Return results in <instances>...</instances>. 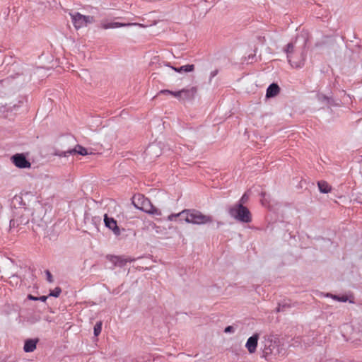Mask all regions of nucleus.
<instances>
[{"label":"nucleus","mask_w":362,"mask_h":362,"mask_svg":"<svg viewBox=\"0 0 362 362\" xmlns=\"http://www.w3.org/2000/svg\"><path fill=\"white\" fill-rule=\"evenodd\" d=\"M180 218V221H184L185 214H183V210L177 214H172L169 215L167 220L169 221H173L176 218Z\"/></svg>","instance_id":"f3484780"},{"label":"nucleus","mask_w":362,"mask_h":362,"mask_svg":"<svg viewBox=\"0 0 362 362\" xmlns=\"http://www.w3.org/2000/svg\"><path fill=\"white\" fill-rule=\"evenodd\" d=\"M71 21L76 29L86 26L93 22V17L84 16L78 12L71 13Z\"/></svg>","instance_id":"39448f33"},{"label":"nucleus","mask_w":362,"mask_h":362,"mask_svg":"<svg viewBox=\"0 0 362 362\" xmlns=\"http://www.w3.org/2000/svg\"><path fill=\"white\" fill-rule=\"evenodd\" d=\"M138 201L139 202V204H140V206H137V207L140 210L153 216L162 215L161 211L158 208L155 207L148 199L142 196L140 198H139Z\"/></svg>","instance_id":"423d86ee"},{"label":"nucleus","mask_w":362,"mask_h":362,"mask_svg":"<svg viewBox=\"0 0 362 362\" xmlns=\"http://www.w3.org/2000/svg\"><path fill=\"white\" fill-rule=\"evenodd\" d=\"M197 92V89L194 87L190 88H184L180 90V100H188L192 99Z\"/></svg>","instance_id":"9d476101"},{"label":"nucleus","mask_w":362,"mask_h":362,"mask_svg":"<svg viewBox=\"0 0 362 362\" xmlns=\"http://www.w3.org/2000/svg\"><path fill=\"white\" fill-rule=\"evenodd\" d=\"M327 296H330L332 297L333 299H335V300H337L339 301H342V302H346L347 298L346 297H341V298H339L337 296H333V295H328L327 294Z\"/></svg>","instance_id":"412c9836"},{"label":"nucleus","mask_w":362,"mask_h":362,"mask_svg":"<svg viewBox=\"0 0 362 362\" xmlns=\"http://www.w3.org/2000/svg\"><path fill=\"white\" fill-rule=\"evenodd\" d=\"M247 199H248L247 195L246 194H244L240 200V203L243 204L244 203H245L247 202Z\"/></svg>","instance_id":"b1692460"},{"label":"nucleus","mask_w":362,"mask_h":362,"mask_svg":"<svg viewBox=\"0 0 362 362\" xmlns=\"http://www.w3.org/2000/svg\"><path fill=\"white\" fill-rule=\"evenodd\" d=\"M156 24V21H152L149 24L146 25L144 23H119V22H107L104 21L102 22L100 24V27L103 29L107 30V29H113V28H117L121 27H130V26H138L139 28H145L148 26H151Z\"/></svg>","instance_id":"7ed1b4c3"},{"label":"nucleus","mask_w":362,"mask_h":362,"mask_svg":"<svg viewBox=\"0 0 362 362\" xmlns=\"http://www.w3.org/2000/svg\"><path fill=\"white\" fill-rule=\"evenodd\" d=\"M101 330H102V322L99 321V322H96V324L94 326V329H93L94 335L95 337H98L100 334Z\"/></svg>","instance_id":"a211bd4d"},{"label":"nucleus","mask_w":362,"mask_h":362,"mask_svg":"<svg viewBox=\"0 0 362 362\" xmlns=\"http://www.w3.org/2000/svg\"><path fill=\"white\" fill-rule=\"evenodd\" d=\"M28 298L30 299V300H41L42 302H45L46 301V300L47 299V296H40L39 298L37 297H34L32 295H29L28 296Z\"/></svg>","instance_id":"6ab92c4d"},{"label":"nucleus","mask_w":362,"mask_h":362,"mask_svg":"<svg viewBox=\"0 0 362 362\" xmlns=\"http://www.w3.org/2000/svg\"><path fill=\"white\" fill-rule=\"evenodd\" d=\"M274 349V344H273L272 341H267L263 349L264 356L266 357L272 354Z\"/></svg>","instance_id":"2eb2a0df"},{"label":"nucleus","mask_w":362,"mask_h":362,"mask_svg":"<svg viewBox=\"0 0 362 362\" xmlns=\"http://www.w3.org/2000/svg\"><path fill=\"white\" fill-rule=\"evenodd\" d=\"M61 288L59 287L55 288L52 292H50L49 296L54 297H58L61 293Z\"/></svg>","instance_id":"aec40b11"},{"label":"nucleus","mask_w":362,"mask_h":362,"mask_svg":"<svg viewBox=\"0 0 362 362\" xmlns=\"http://www.w3.org/2000/svg\"><path fill=\"white\" fill-rule=\"evenodd\" d=\"M234 331L233 327L232 326H228L225 328L224 332L226 333L233 332Z\"/></svg>","instance_id":"393cba45"},{"label":"nucleus","mask_w":362,"mask_h":362,"mask_svg":"<svg viewBox=\"0 0 362 362\" xmlns=\"http://www.w3.org/2000/svg\"><path fill=\"white\" fill-rule=\"evenodd\" d=\"M300 54H303L302 52H295L294 54H293V55L295 56V59L296 61L299 60L300 58Z\"/></svg>","instance_id":"bb28decb"},{"label":"nucleus","mask_w":362,"mask_h":362,"mask_svg":"<svg viewBox=\"0 0 362 362\" xmlns=\"http://www.w3.org/2000/svg\"><path fill=\"white\" fill-rule=\"evenodd\" d=\"M74 153H78L79 155H82V156H86L88 154V151H87L86 148H85L84 147H83L81 146L78 145L74 148H73L71 150L62 152V153L59 154V156L66 157L68 155L72 154Z\"/></svg>","instance_id":"9b49d317"},{"label":"nucleus","mask_w":362,"mask_h":362,"mask_svg":"<svg viewBox=\"0 0 362 362\" xmlns=\"http://www.w3.org/2000/svg\"><path fill=\"white\" fill-rule=\"evenodd\" d=\"M171 95H173L174 97L177 98V99H179V97H180V90L178 91H171V93H170Z\"/></svg>","instance_id":"a878e982"},{"label":"nucleus","mask_w":362,"mask_h":362,"mask_svg":"<svg viewBox=\"0 0 362 362\" xmlns=\"http://www.w3.org/2000/svg\"><path fill=\"white\" fill-rule=\"evenodd\" d=\"M170 68L176 72L182 73V72H191L194 70V66L193 64H187L180 66V68H175L173 66H170Z\"/></svg>","instance_id":"4468645a"},{"label":"nucleus","mask_w":362,"mask_h":362,"mask_svg":"<svg viewBox=\"0 0 362 362\" xmlns=\"http://www.w3.org/2000/svg\"><path fill=\"white\" fill-rule=\"evenodd\" d=\"M105 226L111 230L116 235H120V230L117 226V221L112 217H109L107 214L104 216Z\"/></svg>","instance_id":"1a4fd4ad"},{"label":"nucleus","mask_w":362,"mask_h":362,"mask_svg":"<svg viewBox=\"0 0 362 362\" xmlns=\"http://www.w3.org/2000/svg\"><path fill=\"white\" fill-rule=\"evenodd\" d=\"M287 54V58L289 64L293 68H301L305 63V57L304 54H300V59L296 61L295 59V56L293 55L296 52H294V46L293 43H288L285 49Z\"/></svg>","instance_id":"20e7f679"},{"label":"nucleus","mask_w":362,"mask_h":362,"mask_svg":"<svg viewBox=\"0 0 362 362\" xmlns=\"http://www.w3.org/2000/svg\"><path fill=\"white\" fill-rule=\"evenodd\" d=\"M11 161L18 168H30L31 163L23 153H16L11 158Z\"/></svg>","instance_id":"0eeeda50"},{"label":"nucleus","mask_w":362,"mask_h":362,"mask_svg":"<svg viewBox=\"0 0 362 362\" xmlns=\"http://www.w3.org/2000/svg\"><path fill=\"white\" fill-rule=\"evenodd\" d=\"M18 226V223H17L16 220L11 219L10 221V224H9L10 229L14 228L17 227Z\"/></svg>","instance_id":"4be33fe9"},{"label":"nucleus","mask_w":362,"mask_h":362,"mask_svg":"<svg viewBox=\"0 0 362 362\" xmlns=\"http://www.w3.org/2000/svg\"><path fill=\"white\" fill-rule=\"evenodd\" d=\"M170 93H171V90H161L159 92V94H170Z\"/></svg>","instance_id":"c85d7f7f"},{"label":"nucleus","mask_w":362,"mask_h":362,"mask_svg":"<svg viewBox=\"0 0 362 362\" xmlns=\"http://www.w3.org/2000/svg\"><path fill=\"white\" fill-rule=\"evenodd\" d=\"M259 339V334L257 333L254 334L247 339L245 343V348L250 354H254L256 351Z\"/></svg>","instance_id":"6e6552de"},{"label":"nucleus","mask_w":362,"mask_h":362,"mask_svg":"<svg viewBox=\"0 0 362 362\" xmlns=\"http://www.w3.org/2000/svg\"><path fill=\"white\" fill-rule=\"evenodd\" d=\"M184 221L194 225H204L211 223L213 218L211 216L205 215L201 211L195 209H185Z\"/></svg>","instance_id":"f257e3e1"},{"label":"nucleus","mask_w":362,"mask_h":362,"mask_svg":"<svg viewBox=\"0 0 362 362\" xmlns=\"http://www.w3.org/2000/svg\"><path fill=\"white\" fill-rule=\"evenodd\" d=\"M37 340L35 339H28L25 341L23 350L25 352H33L36 349Z\"/></svg>","instance_id":"f8f14e48"},{"label":"nucleus","mask_w":362,"mask_h":362,"mask_svg":"<svg viewBox=\"0 0 362 362\" xmlns=\"http://www.w3.org/2000/svg\"><path fill=\"white\" fill-rule=\"evenodd\" d=\"M318 187L321 192L328 193L331 191V187L329 184L325 181H320L318 182Z\"/></svg>","instance_id":"dca6fc26"},{"label":"nucleus","mask_w":362,"mask_h":362,"mask_svg":"<svg viewBox=\"0 0 362 362\" xmlns=\"http://www.w3.org/2000/svg\"><path fill=\"white\" fill-rule=\"evenodd\" d=\"M46 275H47V281L50 283L52 282L53 281L52 276L49 271H46Z\"/></svg>","instance_id":"5701e85b"},{"label":"nucleus","mask_w":362,"mask_h":362,"mask_svg":"<svg viewBox=\"0 0 362 362\" xmlns=\"http://www.w3.org/2000/svg\"><path fill=\"white\" fill-rule=\"evenodd\" d=\"M218 71L216 70L212 71L210 74V81L212 78L215 77L217 75Z\"/></svg>","instance_id":"cd10ccee"},{"label":"nucleus","mask_w":362,"mask_h":362,"mask_svg":"<svg viewBox=\"0 0 362 362\" xmlns=\"http://www.w3.org/2000/svg\"><path fill=\"white\" fill-rule=\"evenodd\" d=\"M279 92V87L276 83H272L267 89L266 96L272 98L276 96Z\"/></svg>","instance_id":"ddd939ff"},{"label":"nucleus","mask_w":362,"mask_h":362,"mask_svg":"<svg viewBox=\"0 0 362 362\" xmlns=\"http://www.w3.org/2000/svg\"><path fill=\"white\" fill-rule=\"evenodd\" d=\"M228 213L231 217L242 223H250L252 221V216L249 209L241 203L236 204L231 206Z\"/></svg>","instance_id":"f03ea898"}]
</instances>
